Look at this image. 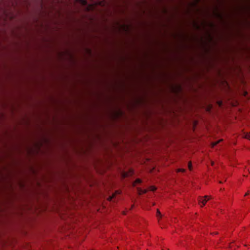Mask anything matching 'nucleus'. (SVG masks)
I'll use <instances>...</instances> for the list:
<instances>
[{"label": "nucleus", "mask_w": 250, "mask_h": 250, "mask_svg": "<svg viewBox=\"0 0 250 250\" xmlns=\"http://www.w3.org/2000/svg\"><path fill=\"white\" fill-rule=\"evenodd\" d=\"M244 137L247 139L250 140V135L248 133H245Z\"/></svg>", "instance_id": "f03ea898"}, {"label": "nucleus", "mask_w": 250, "mask_h": 250, "mask_svg": "<svg viewBox=\"0 0 250 250\" xmlns=\"http://www.w3.org/2000/svg\"><path fill=\"white\" fill-rule=\"evenodd\" d=\"M151 190L154 191L156 190V188L155 187H152Z\"/></svg>", "instance_id": "1a4fd4ad"}, {"label": "nucleus", "mask_w": 250, "mask_h": 250, "mask_svg": "<svg viewBox=\"0 0 250 250\" xmlns=\"http://www.w3.org/2000/svg\"><path fill=\"white\" fill-rule=\"evenodd\" d=\"M185 171L184 169L183 168H179L178 169V172H184Z\"/></svg>", "instance_id": "423d86ee"}, {"label": "nucleus", "mask_w": 250, "mask_h": 250, "mask_svg": "<svg viewBox=\"0 0 250 250\" xmlns=\"http://www.w3.org/2000/svg\"><path fill=\"white\" fill-rule=\"evenodd\" d=\"M82 3L83 4H86V1L85 0H82Z\"/></svg>", "instance_id": "6e6552de"}, {"label": "nucleus", "mask_w": 250, "mask_h": 250, "mask_svg": "<svg viewBox=\"0 0 250 250\" xmlns=\"http://www.w3.org/2000/svg\"><path fill=\"white\" fill-rule=\"evenodd\" d=\"M209 198L208 196H205L204 197H200L199 199V204H201V206L202 207L205 205L206 202Z\"/></svg>", "instance_id": "f257e3e1"}, {"label": "nucleus", "mask_w": 250, "mask_h": 250, "mask_svg": "<svg viewBox=\"0 0 250 250\" xmlns=\"http://www.w3.org/2000/svg\"><path fill=\"white\" fill-rule=\"evenodd\" d=\"M221 141H222V140H220L218 141L213 143L212 146H216L219 142H220Z\"/></svg>", "instance_id": "20e7f679"}, {"label": "nucleus", "mask_w": 250, "mask_h": 250, "mask_svg": "<svg viewBox=\"0 0 250 250\" xmlns=\"http://www.w3.org/2000/svg\"><path fill=\"white\" fill-rule=\"evenodd\" d=\"M157 216H159V217H162V215H161V212L159 211H157Z\"/></svg>", "instance_id": "0eeeda50"}, {"label": "nucleus", "mask_w": 250, "mask_h": 250, "mask_svg": "<svg viewBox=\"0 0 250 250\" xmlns=\"http://www.w3.org/2000/svg\"><path fill=\"white\" fill-rule=\"evenodd\" d=\"M249 193H250V192H247V193L245 194V196H247V195H248L249 194Z\"/></svg>", "instance_id": "9d476101"}, {"label": "nucleus", "mask_w": 250, "mask_h": 250, "mask_svg": "<svg viewBox=\"0 0 250 250\" xmlns=\"http://www.w3.org/2000/svg\"><path fill=\"white\" fill-rule=\"evenodd\" d=\"M188 168L191 170L192 168V164L191 162H189L188 165Z\"/></svg>", "instance_id": "39448f33"}, {"label": "nucleus", "mask_w": 250, "mask_h": 250, "mask_svg": "<svg viewBox=\"0 0 250 250\" xmlns=\"http://www.w3.org/2000/svg\"><path fill=\"white\" fill-rule=\"evenodd\" d=\"M219 183H222V181H220L219 182Z\"/></svg>", "instance_id": "f8f14e48"}, {"label": "nucleus", "mask_w": 250, "mask_h": 250, "mask_svg": "<svg viewBox=\"0 0 250 250\" xmlns=\"http://www.w3.org/2000/svg\"><path fill=\"white\" fill-rule=\"evenodd\" d=\"M221 102H220L219 105H221Z\"/></svg>", "instance_id": "9b49d317"}, {"label": "nucleus", "mask_w": 250, "mask_h": 250, "mask_svg": "<svg viewBox=\"0 0 250 250\" xmlns=\"http://www.w3.org/2000/svg\"><path fill=\"white\" fill-rule=\"evenodd\" d=\"M142 182V181L141 180H140V179H137L135 181V184H140Z\"/></svg>", "instance_id": "7ed1b4c3"}]
</instances>
